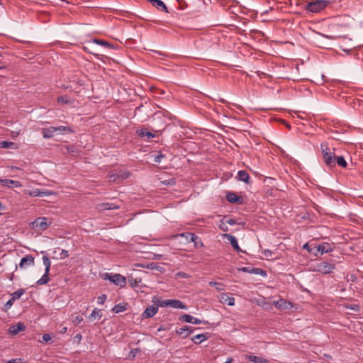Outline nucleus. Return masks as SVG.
<instances>
[{
    "label": "nucleus",
    "mask_w": 363,
    "mask_h": 363,
    "mask_svg": "<svg viewBox=\"0 0 363 363\" xmlns=\"http://www.w3.org/2000/svg\"><path fill=\"white\" fill-rule=\"evenodd\" d=\"M323 161L328 167H333L335 166V149L333 151L328 147L327 144L322 143L320 145Z\"/></svg>",
    "instance_id": "nucleus-1"
},
{
    "label": "nucleus",
    "mask_w": 363,
    "mask_h": 363,
    "mask_svg": "<svg viewBox=\"0 0 363 363\" xmlns=\"http://www.w3.org/2000/svg\"><path fill=\"white\" fill-rule=\"evenodd\" d=\"M335 269L333 264L327 262H320L311 266L310 270L322 274H330Z\"/></svg>",
    "instance_id": "nucleus-2"
},
{
    "label": "nucleus",
    "mask_w": 363,
    "mask_h": 363,
    "mask_svg": "<svg viewBox=\"0 0 363 363\" xmlns=\"http://www.w3.org/2000/svg\"><path fill=\"white\" fill-rule=\"evenodd\" d=\"M102 278L108 280L116 286L123 288L126 285V278L121 274H113L106 272L102 274Z\"/></svg>",
    "instance_id": "nucleus-3"
},
{
    "label": "nucleus",
    "mask_w": 363,
    "mask_h": 363,
    "mask_svg": "<svg viewBox=\"0 0 363 363\" xmlns=\"http://www.w3.org/2000/svg\"><path fill=\"white\" fill-rule=\"evenodd\" d=\"M328 3L325 0H313L307 3L305 8L311 13H318L327 6Z\"/></svg>",
    "instance_id": "nucleus-4"
},
{
    "label": "nucleus",
    "mask_w": 363,
    "mask_h": 363,
    "mask_svg": "<svg viewBox=\"0 0 363 363\" xmlns=\"http://www.w3.org/2000/svg\"><path fill=\"white\" fill-rule=\"evenodd\" d=\"M50 224L47 222V218L45 217H39L35 219L34 221H33L30 223V227L33 230H45Z\"/></svg>",
    "instance_id": "nucleus-5"
},
{
    "label": "nucleus",
    "mask_w": 363,
    "mask_h": 363,
    "mask_svg": "<svg viewBox=\"0 0 363 363\" xmlns=\"http://www.w3.org/2000/svg\"><path fill=\"white\" fill-rule=\"evenodd\" d=\"M34 259V257L30 255H28L21 259L18 265L16 266V269L19 267L21 269H26L29 267H32L35 264Z\"/></svg>",
    "instance_id": "nucleus-6"
},
{
    "label": "nucleus",
    "mask_w": 363,
    "mask_h": 363,
    "mask_svg": "<svg viewBox=\"0 0 363 363\" xmlns=\"http://www.w3.org/2000/svg\"><path fill=\"white\" fill-rule=\"evenodd\" d=\"M239 271L249 273V274H253L257 275H261L262 277L267 276V272L260 268H254V267H244L239 269Z\"/></svg>",
    "instance_id": "nucleus-7"
},
{
    "label": "nucleus",
    "mask_w": 363,
    "mask_h": 363,
    "mask_svg": "<svg viewBox=\"0 0 363 363\" xmlns=\"http://www.w3.org/2000/svg\"><path fill=\"white\" fill-rule=\"evenodd\" d=\"M179 320L183 322L192 323L195 325H199L204 323V320H201L197 318H195L189 314H184L180 318Z\"/></svg>",
    "instance_id": "nucleus-8"
},
{
    "label": "nucleus",
    "mask_w": 363,
    "mask_h": 363,
    "mask_svg": "<svg viewBox=\"0 0 363 363\" xmlns=\"http://www.w3.org/2000/svg\"><path fill=\"white\" fill-rule=\"evenodd\" d=\"M274 306L281 310H289L292 308L293 305L291 302L287 301L283 298H280L275 301L274 303Z\"/></svg>",
    "instance_id": "nucleus-9"
},
{
    "label": "nucleus",
    "mask_w": 363,
    "mask_h": 363,
    "mask_svg": "<svg viewBox=\"0 0 363 363\" xmlns=\"http://www.w3.org/2000/svg\"><path fill=\"white\" fill-rule=\"evenodd\" d=\"M222 236H223V238H226L230 242V243L232 245V247L238 252H243L240 249V247H239L237 238L235 236H233V235H232L230 234H223Z\"/></svg>",
    "instance_id": "nucleus-10"
},
{
    "label": "nucleus",
    "mask_w": 363,
    "mask_h": 363,
    "mask_svg": "<svg viewBox=\"0 0 363 363\" xmlns=\"http://www.w3.org/2000/svg\"><path fill=\"white\" fill-rule=\"evenodd\" d=\"M318 252L320 253V255H323L324 253L330 252L333 251V248L332 245L329 242H322L315 247Z\"/></svg>",
    "instance_id": "nucleus-11"
},
{
    "label": "nucleus",
    "mask_w": 363,
    "mask_h": 363,
    "mask_svg": "<svg viewBox=\"0 0 363 363\" xmlns=\"http://www.w3.org/2000/svg\"><path fill=\"white\" fill-rule=\"evenodd\" d=\"M196 328H192L191 326L185 325L183 328H179L176 330V333L180 335L182 338H186Z\"/></svg>",
    "instance_id": "nucleus-12"
},
{
    "label": "nucleus",
    "mask_w": 363,
    "mask_h": 363,
    "mask_svg": "<svg viewBox=\"0 0 363 363\" xmlns=\"http://www.w3.org/2000/svg\"><path fill=\"white\" fill-rule=\"evenodd\" d=\"M0 184L4 186H6L8 188H13L14 187H21L22 184L20 182L12 180V179H0Z\"/></svg>",
    "instance_id": "nucleus-13"
},
{
    "label": "nucleus",
    "mask_w": 363,
    "mask_h": 363,
    "mask_svg": "<svg viewBox=\"0 0 363 363\" xmlns=\"http://www.w3.org/2000/svg\"><path fill=\"white\" fill-rule=\"evenodd\" d=\"M26 330V326L23 323H18L17 324L11 325L9 329V333L11 335H17L21 331Z\"/></svg>",
    "instance_id": "nucleus-14"
},
{
    "label": "nucleus",
    "mask_w": 363,
    "mask_h": 363,
    "mask_svg": "<svg viewBox=\"0 0 363 363\" xmlns=\"http://www.w3.org/2000/svg\"><path fill=\"white\" fill-rule=\"evenodd\" d=\"M154 7L159 11L168 13V9L162 0H147Z\"/></svg>",
    "instance_id": "nucleus-15"
},
{
    "label": "nucleus",
    "mask_w": 363,
    "mask_h": 363,
    "mask_svg": "<svg viewBox=\"0 0 363 363\" xmlns=\"http://www.w3.org/2000/svg\"><path fill=\"white\" fill-rule=\"evenodd\" d=\"M26 194H28L30 196L36 197V196H47L50 194L48 191H42L39 189H35L31 191H26Z\"/></svg>",
    "instance_id": "nucleus-16"
},
{
    "label": "nucleus",
    "mask_w": 363,
    "mask_h": 363,
    "mask_svg": "<svg viewBox=\"0 0 363 363\" xmlns=\"http://www.w3.org/2000/svg\"><path fill=\"white\" fill-rule=\"evenodd\" d=\"M157 307L153 305L149 306L145 308V311L143 313V316L144 318H151L157 313Z\"/></svg>",
    "instance_id": "nucleus-17"
},
{
    "label": "nucleus",
    "mask_w": 363,
    "mask_h": 363,
    "mask_svg": "<svg viewBox=\"0 0 363 363\" xmlns=\"http://www.w3.org/2000/svg\"><path fill=\"white\" fill-rule=\"evenodd\" d=\"M236 179L239 181L243 182L246 184L250 183L249 174L245 170H240L237 173Z\"/></svg>",
    "instance_id": "nucleus-18"
},
{
    "label": "nucleus",
    "mask_w": 363,
    "mask_h": 363,
    "mask_svg": "<svg viewBox=\"0 0 363 363\" xmlns=\"http://www.w3.org/2000/svg\"><path fill=\"white\" fill-rule=\"evenodd\" d=\"M169 307L173 308L187 309V306L184 304L180 300L169 299Z\"/></svg>",
    "instance_id": "nucleus-19"
},
{
    "label": "nucleus",
    "mask_w": 363,
    "mask_h": 363,
    "mask_svg": "<svg viewBox=\"0 0 363 363\" xmlns=\"http://www.w3.org/2000/svg\"><path fill=\"white\" fill-rule=\"evenodd\" d=\"M245 359L254 363H269L267 359L252 354L246 355Z\"/></svg>",
    "instance_id": "nucleus-20"
},
{
    "label": "nucleus",
    "mask_w": 363,
    "mask_h": 363,
    "mask_svg": "<svg viewBox=\"0 0 363 363\" xmlns=\"http://www.w3.org/2000/svg\"><path fill=\"white\" fill-rule=\"evenodd\" d=\"M42 132L43 138L45 139H49L54 136L55 133H56V129H55V127L51 126L49 128H43Z\"/></svg>",
    "instance_id": "nucleus-21"
},
{
    "label": "nucleus",
    "mask_w": 363,
    "mask_h": 363,
    "mask_svg": "<svg viewBox=\"0 0 363 363\" xmlns=\"http://www.w3.org/2000/svg\"><path fill=\"white\" fill-rule=\"evenodd\" d=\"M209 337L208 333H203V334H199L196 335H194L191 337V341L195 344H199L203 342L204 340H206Z\"/></svg>",
    "instance_id": "nucleus-22"
},
{
    "label": "nucleus",
    "mask_w": 363,
    "mask_h": 363,
    "mask_svg": "<svg viewBox=\"0 0 363 363\" xmlns=\"http://www.w3.org/2000/svg\"><path fill=\"white\" fill-rule=\"evenodd\" d=\"M226 199L228 201V202H230L231 203H238L240 201V200L241 199V197L237 196L233 192H229L226 195Z\"/></svg>",
    "instance_id": "nucleus-23"
},
{
    "label": "nucleus",
    "mask_w": 363,
    "mask_h": 363,
    "mask_svg": "<svg viewBox=\"0 0 363 363\" xmlns=\"http://www.w3.org/2000/svg\"><path fill=\"white\" fill-rule=\"evenodd\" d=\"M102 316L101 311L99 309L94 308L92 313L89 315V319L91 321H94L96 319H100Z\"/></svg>",
    "instance_id": "nucleus-24"
},
{
    "label": "nucleus",
    "mask_w": 363,
    "mask_h": 363,
    "mask_svg": "<svg viewBox=\"0 0 363 363\" xmlns=\"http://www.w3.org/2000/svg\"><path fill=\"white\" fill-rule=\"evenodd\" d=\"M56 132H59L60 134H68L73 133V130L69 126L60 125L55 127Z\"/></svg>",
    "instance_id": "nucleus-25"
},
{
    "label": "nucleus",
    "mask_w": 363,
    "mask_h": 363,
    "mask_svg": "<svg viewBox=\"0 0 363 363\" xmlns=\"http://www.w3.org/2000/svg\"><path fill=\"white\" fill-rule=\"evenodd\" d=\"M137 135L141 138H143V137H147L148 138H153L155 137V135L152 133L150 131H147V130H143V129H140V130H138L137 132H136Z\"/></svg>",
    "instance_id": "nucleus-26"
},
{
    "label": "nucleus",
    "mask_w": 363,
    "mask_h": 363,
    "mask_svg": "<svg viewBox=\"0 0 363 363\" xmlns=\"http://www.w3.org/2000/svg\"><path fill=\"white\" fill-rule=\"evenodd\" d=\"M92 43H95L96 45H102L107 48H110V49L114 48V46L112 44H110L109 43L102 40L94 39Z\"/></svg>",
    "instance_id": "nucleus-27"
},
{
    "label": "nucleus",
    "mask_w": 363,
    "mask_h": 363,
    "mask_svg": "<svg viewBox=\"0 0 363 363\" xmlns=\"http://www.w3.org/2000/svg\"><path fill=\"white\" fill-rule=\"evenodd\" d=\"M181 236L184 237L189 242L190 241L199 240V237L192 233H182L181 234Z\"/></svg>",
    "instance_id": "nucleus-28"
},
{
    "label": "nucleus",
    "mask_w": 363,
    "mask_h": 363,
    "mask_svg": "<svg viewBox=\"0 0 363 363\" xmlns=\"http://www.w3.org/2000/svg\"><path fill=\"white\" fill-rule=\"evenodd\" d=\"M43 264L45 266V272H46V274H49L50 270V266H51V262H50V259L47 256H43Z\"/></svg>",
    "instance_id": "nucleus-29"
},
{
    "label": "nucleus",
    "mask_w": 363,
    "mask_h": 363,
    "mask_svg": "<svg viewBox=\"0 0 363 363\" xmlns=\"http://www.w3.org/2000/svg\"><path fill=\"white\" fill-rule=\"evenodd\" d=\"M49 281H50L49 274H46V272H45L43 277L36 281V284L37 285H44V284H48L49 282Z\"/></svg>",
    "instance_id": "nucleus-30"
},
{
    "label": "nucleus",
    "mask_w": 363,
    "mask_h": 363,
    "mask_svg": "<svg viewBox=\"0 0 363 363\" xmlns=\"http://www.w3.org/2000/svg\"><path fill=\"white\" fill-rule=\"evenodd\" d=\"M338 164L341 167L345 168L347 163L343 156H337L335 158V165Z\"/></svg>",
    "instance_id": "nucleus-31"
},
{
    "label": "nucleus",
    "mask_w": 363,
    "mask_h": 363,
    "mask_svg": "<svg viewBox=\"0 0 363 363\" xmlns=\"http://www.w3.org/2000/svg\"><path fill=\"white\" fill-rule=\"evenodd\" d=\"M128 282L131 287H136L141 282V279L131 276L128 278Z\"/></svg>",
    "instance_id": "nucleus-32"
},
{
    "label": "nucleus",
    "mask_w": 363,
    "mask_h": 363,
    "mask_svg": "<svg viewBox=\"0 0 363 363\" xmlns=\"http://www.w3.org/2000/svg\"><path fill=\"white\" fill-rule=\"evenodd\" d=\"M225 219H226V216L223 217L220 220L219 224H218L219 229L221 230L223 232L228 231V227L227 226V223H226Z\"/></svg>",
    "instance_id": "nucleus-33"
},
{
    "label": "nucleus",
    "mask_w": 363,
    "mask_h": 363,
    "mask_svg": "<svg viewBox=\"0 0 363 363\" xmlns=\"http://www.w3.org/2000/svg\"><path fill=\"white\" fill-rule=\"evenodd\" d=\"M208 284L211 286L215 287L218 291L225 290L224 284L220 282L210 281Z\"/></svg>",
    "instance_id": "nucleus-34"
},
{
    "label": "nucleus",
    "mask_w": 363,
    "mask_h": 363,
    "mask_svg": "<svg viewBox=\"0 0 363 363\" xmlns=\"http://www.w3.org/2000/svg\"><path fill=\"white\" fill-rule=\"evenodd\" d=\"M126 309V307L121 304V303H119V304H116L112 309V311L115 313H121V312H123L125 311Z\"/></svg>",
    "instance_id": "nucleus-35"
},
{
    "label": "nucleus",
    "mask_w": 363,
    "mask_h": 363,
    "mask_svg": "<svg viewBox=\"0 0 363 363\" xmlns=\"http://www.w3.org/2000/svg\"><path fill=\"white\" fill-rule=\"evenodd\" d=\"M25 293V290L23 289H18L17 291H14L13 294H12V298H13L15 301L16 299H18L21 297V296Z\"/></svg>",
    "instance_id": "nucleus-36"
},
{
    "label": "nucleus",
    "mask_w": 363,
    "mask_h": 363,
    "mask_svg": "<svg viewBox=\"0 0 363 363\" xmlns=\"http://www.w3.org/2000/svg\"><path fill=\"white\" fill-rule=\"evenodd\" d=\"M14 143L8 141L0 142V147L1 148H12L14 146Z\"/></svg>",
    "instance_id": "nucleus-37"
},
{
    "label": "nucleus",
    "mask_w": 363,
    "mask_h": 363,
    "mask_svg": "<svg viewBox=\"0 0 363 363\" xmlns=\"http://www.w3.org/2000/svg\"><path fill=\"white\" fill-rule=\"evenodd\" d=\"M57 101L61 104H69L70 100L67 96H60L57 98Z\"/></svg>",
    "instance_id": "nucleus-38"
},
{
    "label": "nucleus",
    "mask_w": 363,
    "mask_h": 363,
    "mask_svg": "<svg viewBox=\"0 0 363 363\" xmlns=\"http://www.w3.org/2000/svg\"><path fill=\"white\" fill-rule=\"evenodd\" d=\"M104 208L106 210L117 209L118 206L114 205L113 203H106L103 204Z\"/></svg>",
    "instance_id": "nucleus-39"
},
{
    "label": "nucleus",
    "mask_w": 363,
    "mask_h": 363,
    "mask_svg": "<svg viewBox=\"0 0 363 363\" xmlns=\"http://www.w3.org/2000/svg\"><path fill=\"white\" fill-rule=\"evenodd\" d=\"M224 303L228 306H234L235 298L233 297L226 296V298L224 299Z\"/></svg>",
    "instance_id": "nucleus-40"
},
{
    "label": "nucleus",
    "mask_w": 363,
    "mask_h": 363,
    "mask_svg": "<svg viewBox=\"0 0 363 363\" xmlns=\"http://www.w3.org/2000/svg\"><path fill=\"white\" fill-rule=\"evenodd\" d=\"M157 305L160 307H167L169 306V299L159 301Z\"/></svg>",
    "instance_id": "nucleus-41"
},
{
    "label": "nucleus",
    "mask_w": 363,
    "mask_h": 363,
    "mask_svg": "<svg viewBox=\"0 0 363 363\" xmlns=\"http://www.w3.org/2000/svg\"><path fill=\"white\" fill-rule=\"evenodd\" d=\"M15 300L12 298H11L4 305L5 310L9 309L13 304Z\"/></svg>",
    "instance_id": "nucleus-42"
},
{
    "label": "nucleus",
    "mask_w": 363,
    "mask_h": 363,
    "mask_svg": "<svg viewBox=\"0 0 363 363\" xmlns=\"http://www.w3.org/2000/svg\"><path fill=\"white\" fill-rule=\"evenodd\" d=\"M176 277L178 278L186 279L189 277V275L183 272H179L176 274Z\"/></svg>",
    "instance_id": "nucleus-43"
},
{
    "label": "nucleus",
    "mask_w": 363,
    "mask_h": 363,
    "mask_svg": "<svg viewBox=\"0 0 363 363\" xmlns=\"http://www.w3.org/2000/svg\"><path fill=\"white\" fill-rule=\"evenodd\" d=\"M106 300V295L102 294L98 297V304H103Z\"/></svg>",
    "instance_id": "nucleus-44"
},
{
    "label": "nucleus",
    "mask_w": 363,
    "mask_h": 363,
    "mask_svg": "<svg viewBox=\"0 0 363 363\" xmlns=\"http://www.w3.org/2000/svg\"><path fill=\"white\" fill-rule=\"evenodd\" d=\"M83 320V318L81 315H77L73 320V323L76 325L79 324Z\"/></svg>",
    "instance_id": "nucleus-45"
},
{
    "label": "nucleus",
    "mask_w": 363,
    "mask_h": 363,
    "mask_svg": "<svg viewBox=\"0 0 363 363\" xmlns=\"http://www.w3.org/2000/svg\"><path fill=\"white\" fill-rule=\"evenodd\" d=\"M51 340V337L49 334H43L42 337V342H48Z\"/></svg>",
    "instance_id": "nucleus-46"
},
{
    "label": "nucleus",
    "mask_w": 363,
    "mask_h": 363,
    "mask_svg": "<svg viewBox=\"0 0 363 363\" xmlns=\"http://www.w3.org/2000/svg\"><path fill=\"white\" fill-rule=\"evenodd\" d=\"M69 256V252L67 250H62L60 252V258L65 259Z\"/></svg>",
    "instance_id": "nucleus-47"
},
{
    "label": "nucleus",
    "mask_w": 363,
    "mask_h": 363,
    "mask_svg": "<svg viewBox=\"0 0 363 363\" xmlns=\"http://www.w3.org/2000/svg\"><path fill=\"white\" fill-rule=\"evenodd\" d=\"M225 220H226L227 224H229L230 225H234L237 224V222L235 221V220L233 219V218H226Z\"/></svg>",
    "instance_id": "nucleus-48"
},
{
    "label": "nucleus",
    "mask_w": 363,
    "mask_h": 363,
    "mask_svg": "<svg viewBox=\"0 0 363 363\" xmlns=\"http://www.w3.org/2000/svg\"><path fill=\"white\" fill-rule=\"evenodd\" d=\"M162 183L166 185H174L175 184V180L174 179H171L167 181H164Z\"/></svg>",
    "instance_id": "nucleus-49"
},
{
    "label": "nucleus",
    "mask_w": 363,
    "mask_h": 363,
    "mask_svg": "<svg viewBox=\"0 0 363 363\" xmlns=\"http://www.w3.org/2000/svg\"><path fill=\"white\" fill-rule=\"evenodd\" d=\"M164 157L163 155L160 154L159 155L155 156L154 159V162L157 163H160L161 162V159Z\"/></svg>",
    "instance_id": "nucleus-50"
},
{
    "label": "nucleus",
    "mask_w": 363,
    "mask_h": 363,
    "mask_svg": "<svg viewBox=\"0 0 363 363\" xmlns=\"http://www.w3.org/2000/svg\"><path fill=\"white\" fill-rule=\"evenodd\" d=\"M303 248L308 250V252H311V249L310 247V245L308 243H305L303 246Z\"/></svg>",
    "instance_id": "nucleus-51"
},
{
    "label": "nucleus",
    "mask_w": 363,
    "mask_h": 363,
    "mask_svg": "<svg viewBox=\"0 0 363 363\" xmlns=\"http://www.w3.org/2000/svg\"><path fill=\"white\" fill-rule=\"evenodd\" d=\"M74 339H77L79 342L82 340V335L78 333L75 335Z\"/></svg>",
    "instance_id": "nucleus-52"
},
{
    "label": "nucleus",
    "mask_w": 363,
    "mask_h": 363,
    "mask_svg": "<svg viewBox=\"0 0 363 363\" xmlns=\"http://www.w3.org/2000/svg\"><path fill=\"white\" fill-rule=\"evenodd\" d=\"M192 242H194V245L197 247L199 246V242L200 243V245H202V243L200 242V240H194L191 241Z\"/></svg>",
    "instance_id": "nucleus-53"
},
{
    "label": "nucleus",
    "mask_w": 363,
    "mask_h": 363,
    "mask_svg": "<svg viewBox=\"0 0 363 363\" xmlns=\"http://www.w3.org/2000/svg\"><path fill=\"white\" fill-rule=\"evenodd\" d=\"M136 353H137V350H135V351L132 350L130 353V355L132 357H135V355H136Z\"/></svg>",
    "instance_id": "nucleus-54"
},
{
    "label": "nucleus",
    "mask_w": 363,
    "mask_h": 363,
    "mask_svg": "<svg viewBox=\"0 0 363 363\" xmlns=\"http://www.w3.org/2000/svg\"><path fill=\"white\" fill-rule=\"evenodd\" d=\"M166 328L164 326H160L158 329H157V331L158 332H160V331H164V330H166Z\"/></svg>",
    "instance_id": "nucleus-55"
},
{
    "label": "nucleus",
    "mask_w": 363,
    "mask_h": 363,
    "mask_svg": "<svg viewBox=\"0 0 363 363\" xmlns=\"http://www.w3.org/2000/svg\"><path fill=\"white\" fill-rule=\"evenodd\" d=\"M233 362V358L229 357L227 359V360L223 363H231Z\"/></svg>",
    "instance_id": "nucleus-56"
},
{
    "label": "nucleus",
    "mask_w": 363,
    "mask_h": 363,
    "mask_svg": "<svg viewBox=\"0 0 363 363\" xmlns=\"http://www.w3.org/2000/svg\"><path fill=\"white\" fill-rule=\"evenodd\" d=\"M4 205L2 204V203L0 201V210H3L4 209Z\"/></svg>",
    "instance_id": "nucleus-57"
},
{
    "label": "nucleus",
    "mask_w": 363,
    "mask_h": 363,
    "mask_svg": "<svg viewBox=\"0 0 363 363\" xmlns=\"http://www.w3.org/2000/svg\"><path fill=\"white\" fill-rule=\"evenodd\" d=\"M269 253H271V252H270L269 250H266V251L264 252V255H267Z\"/></svg>",
    "instance_id": "nucleus-58"
},
{
    "label": "nucleus",
    "mask_w": 363,
    "mask_h": 363,
    "mask_svg": "<svg viewBox=\"0 0 363 363\" xmlns=\"http://www.w3.org/2000/svg\"><path fill=\"white\" fill-rule=\"evenodd\" d=\"M73 147H68V151L73 152Z\"/></svg>",
    "instance_id": "nucleus-59"
},
{
    "label": "nucleus",
    "mask_w": 363,
    "mask_h": 363,
    "mask_svg": "<svg viewBox=\"0 0 363 363\" xmlns=\"http://www.w3.org/2000/svg\"><path fill=\"white\" fill-rule=\"evenodd\" d=\"M66 330H67V328H63L62 330V333H65Z\"/></svg>",
    "instance_id": "nucleus-60"
},
{
    "label": "nucleus",
    "mask_w": 363,
    "mask_h": 363,
    "mask_svg": "<svg viewBox=\"0 0 363 363\" xmlns=\"http://www.w3.org/2000/svg\"><path fill=\"white\" fill-rule=\"evenodd\" d=\"M342 50H343L344 52H347V53H348V52H350V50L342 49Z\"/></svg>",
    "instance_id": "nucleus-61"
},
{
    "label": "nucleus",
    "mask_w": 363,
    "mask_h": 363,
    "mask_svg": "<svg viewBox=\"0 0 363 363\" xmlns=\"http://www.w3.org/2000/svg\"><path fill=\"white\" fill-rule=\"evenodd\" d=\"M322 36L324 37V38H331V37L327 36V35H322Z\"/></svg>",
    "instance_id": "nucleus-62"
},
{
    "label": "nucleus",
    "mask_w": 363,
    "mask_h": 363,
    "mask_svg": "<svg viewBox=\"0 0 363 363\" xmlns=\"http://www.w3.org/2000/svg\"><path fill=\"white\" fill-rule=\"evenodd\" d=\"M128 176H129V174H125V177L127 178V177H128Z\"/></svg>",
    "instance_id": "nucleus-63"
},
{
    "label": "nucleus",
    "mask_w": 363,
    "mask_h": 363,
    "mask_svg": "<svg viewBox=\"0 0 363 363\" xmlns=\"http://www.w3.org/2000/svg\"><path fill=\"white\" fill-rule=\"evenodd\" d=\"M1 68H2V67H0V69H1Z\"/></svg>",
    "instance_id": "nucleus-64"
}]
</instances>
